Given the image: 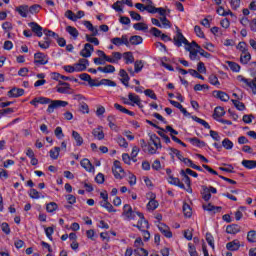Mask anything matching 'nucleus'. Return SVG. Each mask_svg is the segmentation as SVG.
<instances>
[{
	"label": "nucleus",
	"mask_w": 256,
	"mask_h": 256,
	"mask_svg": "<svg viewBox=\"0 0 256 256\" xmlns=\"http://www.w3.org/2000/svg\"><path fill=\"white\" fill-rule=\"evenodd\" d=\"M134 253L135 255L139 256H149V251L145 250L144 248H136Z\"/></svg>",
	"instance_id": "52"
},
{
	"label": "nucleus",
	"mask_w": 256,
	"mask_h": 256,
	"mask_svg": "<svg viewBox=\"0 0 256 256\" xmlns=\"http://www.w3.org/2000/svg\"><path fill=\"white\" fill-rule=\"evenodd\" d=\"M66 31L67 33H69V35H71L74 39H77V37H79V31L77 30V28L73 27V26H67L66 27Z\"/></svg>",
	"instance_id": "29"
},
{
	"label": "nucleus",
	"mask_w": 256,
	"mask_h": 256,
	"mask_svg": "<svg viewBox=\"0 0 256 256\" xmlns=\"http://www.w3.org/2000/svg\"><path fill=\"white\" fill-rule=\"evenodd\" d=\"M15 11L20 15V17L27 19V14L29 13V5H20L15 8Z\"/></svg>",
	"instance_id": "14"
},
{
	"label": "nucleus",
	"mask_w": 256,
	"mask_h": 256,
	"mask_svg": "<svg viewBox=\"0 0 256 256\" xmlns=\"http://www.w3.org/2000/svg\"><path fill=\"white\" fill-rule=\"evenodd\" d=\"M52 79H54V81H61L59 79H62L63 81H71L70 77L63 76V75H61L60 73H57V72L52 73Z\"/></svg>",
	"instance_id": "33"
},
{
	"label": "nucleus",
	"mask_w": 256,
	"mask_h": 256,
	"mask_svg": "<svg viewBox=\"0 0 256 256\" xmlns=\"http://www.w3.org/2000/svg\"><path fill=\"white\" fill-rule=\"evenodd\" d=\"M76 73H81L82 71H86L87 67H89V60L85 58H81L78 63L74 64Z\"/></svg>",
	"instance_id": "6"
},
{
	"label": "nucleus",
	"mask_w": 256,
	"mask_h": 256,
	"mask_svg": "<svg viewBox=\"0 0 256 256\" xmlns=\"http://www.w3.org/2000/svg\"><path fill=\"white\" fill-rule=\"evenodd\" d=\"M98 87H101V85H105L107 87H117V83L115 81L109 80V79H102L97 83Z\"/></svg>",
	"instance_id": "27"
},
{
	"label": "nucleus",
	"mask_w": 256,
	"mask_h": 256,
	"mask_svg": "<svg viewBox=\"0 0 256 256\" xmlns=\"http://www.w3.org/2000/svg\"><path fill=\"white\" fill-rule=\"evenodd\" d=\"M158 229L160 233L164 235V237H167V239H171V237H173V232H171V229L169 228V226L165 225L164 223H160L158 225Z\"/></svg>",
	"instance_id": "9"
},
{
	"label": "nucleus",
	"mask_w": 256,
	"mask_h": 256,
	"mask_svg": "<svg viewBox=\"0 0 256 256\" xmlns=\"http://www.w3.org/2000/svg\"><path fill=\"white\" fill-rule=\"evenodd\" d=\"M133 28L136 31H148L149 26H147V24L143 23V22H139L133 25Z\"/></svg>",
	"instance_id": "34"
},
{
	"label": "nucleus",
	"mask_w": 256,
	"mask_h": 256,
	"mask_svg": "<svg viewBox=\"0 0 256 256\" xmlns=\"http://www.w3.org/2000/svg\"><path fill=\"white\" fill-rule=\"evenodd\" d=\"M59 85L62 87L57 88L58 93H69V90H71V85L67 82L59 81Z\"/></svg>",
	"instance_id": "23"
},
{
	"label": "nucleus",
	"mask_w": 256,
	"mask_h": 256,
	"mask_svg": "<svg viewBox=\"0 0 256 256\" xmlns=\"http://www.w3.org/2000/svg\"><path fill=\"white\" fill-rule=\"evenodd\" d=\"M193 121H196V123H199L200 125H202L205 129H211V125H209V123H207V121L197 117V116H192Z\"/></svg>",
	"instance_id": "31"
},
{
	"label": "nucleus",
	"mask_w": 256,
	"mask_h": 256,
	"mask_svg": "<svg viewBox=\"0 0 256 256\" xmlns=\"http://www.w3.org/2000/svg\"><path fill=\"white\" fill-rule=\"evenodd\" d=\"M222 146L224 147V149H233V142L229 140V138H225L222 141Z\"/></svg>",
	"instance_id": "48"
},
{
	"label": "nucleus",
	"mask_w": 256,
	"mask_h": 256,
	"mask_svg": "<svg viewBox=\"0 0 256 256\" xmlns=\"http://www.w3.org/2000/svg\"><path fill=\"white\" fill-rule=\"evenodd\" d=\"M72 137L76 141L77 147H81L83 145V137H81V134L77 131H72Z\"/></svg>",
	"instance_id": "26"
},
{
	"label": "nucleus",
	"mask_w": 256,
	"mask_h": 256,
	"mask_svg": "<svg viewBox=\"0 0 256 256\" xmlns=\"http://www.w3.org/2000/svg\"><path fill=\"white\" fill-rule=\"evenodd\" d=\"M242 165L245 169H255V160H243Z\"/></svg>",
	"instance_id": "37"
},
{
	"label": "nucleus",
	"mask_w": 256,
	"mask_h": 256,
	"mask_svg": "<svg viewBox=\"0 0 256 256\" xmlns=\"http://www.w3.org/2000/svg\"><path fill=\"white\" fill-rule=\"evenodd\" d=\"M95 51V48L93 47L92 44L86 43L84 45V48L80 51L81 57H84L85 59L91 57V54Z\"/></svg>",
	"instance_id": "7"
},
{
	"label": "nucleus",
	"mask_w": 256,
	"mask_h": 256,
	"mask_svg": "<svg viewBox=\"0 0 256 256\" xmlns=\"http://www.w3.org/2000/svg\"><path fill=\"white\" fill-rule=\"evenodd\" d=\"M100 207H103L105 210L108 211V213H115L117 210L113 208V205L109 202V200L100 201L99 202Z\"/></svg>",
	"instance_id": "22"
},
{
	"label": "nucleus",
	"mask_w": 256,
	"mask_h": 256,
	"mask_svg": "<svg viewBox=\"0 0 256 256\" xmlns=\"http://www.w3.org/2000/svg\"><path fill=\"white\" fill-rule=\"evenodd\" d=\"M240 247H241V244L239 243V240H233L226 244V249L228 251H239Z\"/></svg>",
	"instance_id": "18"
},
{
	"label": "nucleus",
	"mask_w": 256,
	"mask_h": 256,
	"mask_svg": "<svg viewBox=\"0 0 256 256\" xmlns=\"http://www.w3.org/2000/svg\"><path fill=\"white\" fill-rule=\"evenodd\" d=\"M241 231V226L237 224H231L226 227V233L229 235H237Z\"/></svg>",
	"instance_id": "17"
},
{
	"label": "nucleus",
	"mask_w": 256,
	"mask_h": 256,
	"mask_svg": "<svg viewBox=\"0 0 256 256\" xmlns=\"http://www.w3.org/2000/svg\"><path fill=\"white\" fill-rule=\"evenodd\" d=\"M112 173L115 179H123V177H125V172H119V170L115 168H112Z\"/></svg>",
	"instance_id": "59"
},
{
	"label": "nucleus",
	"mask_w": 256,
	"mask_h": 256,
	"mask_svg": "<svg viewBox=\"0 0 256 256\" xmlns=\"http://www.w3.org/2000/svg\"><path fill=\"white\" fill-rule=\"evenodd\" d=\"M183 213L185 215V217H191V215H193V211L191 210V206H189V204L184 203L183 205Z\"/></svg>",
	"instance_id": "44"
},
{
	"label": "nucleus",
	"mask_w": 256,
	"mask_h": 256,
	"mask_svg": "<svg viewBox=\"0 0 256 256\" xmlns=\"http://www.w3.org/2000/svg\"><path fill=\"white\" fill-rule=\"evenodd\" d=\"M194 32L196 33L197 37H200V39H205V33H203V30H201V26H195Z\"/></svg>",
	"instance_id": "58"
},
{
	"label": "nucleus",
	"mask_w": 256,
	"mask_h": 256,
	"mask_svg": "<svg viewBox=\"0 0 256 256\" xmlns=\"http://www.w3.org/2000/svg\"><path fill=\"white\" fill-rule=\"evenodd\" d=\"M117 143L120 147H124V149H127V147H129V143H127V140L123 136L117 137Z\"/></svg>",
	"instance_id": "45"
},
{
	"label": "nucleus",
	"mask_w": 256,
	"mask_h": 256,
	"mask_svg": "<svg viewBox=\"0 0 256 256\" xmlns=\"http://www.w3.org/2000/svg\"><path fill=\"white\" fill-rule=\"evenodd\" d=\"M59 209V206L55 202H50L46 205V210L48 213H54V211H57Z\"/></svg>",
	"instance_id": "38"
},
{
	"label": "nucleus",
	"mask_w": 256,
	"mask_h": 256,
	"mask_svg": "<svg viewBox=\"0 0 256 256\" xmlns=\"http://www.w3.org/2000/svg\"><path fill=\"white\" fill-rule=\"evenodd\" d=\"M150 33H152L154 37H161L163 35V32L156 27L151 28Z\"/></svg>",
	"instance_id": "61"
},
{
	"label": "nucleus",
	"mask_w": 256,
	"mask_h": 256,
	"mask_svg": "<svg viewBox=\"0 0 256 256\" xmlns=\"http://www.w3.org/2000/svg\"><path fill=\"white\" fill-rule=\"evenodd\" d=\"M119 77H121L120 81L122 85H125V87H129V80L131 78L129 77V74H127V71H125V69H120Z\"/></svg>",
	"instance_id": "13"
},
{
	"label": "nucleus",
	"mask_w": 256,
	"mask_h": 256,
	"mask_svg": "<svg viewBox=\"0 0 256 256\" xmlns=\"http://www.w3.org/2000/svg\"><path fill=\"white\" fill-rule=\"evenodd\" d=\"M197 71L198 73H207V68L205 67V63L199 62L197 64Z\"/></svg>",
	"instance_id": "63"
},
{
	"label": "nucleus",
	"mask_w": 256,
	"mask_h": 256,
	"mask_svg": "<svg viewBox=\"0 0 256 256\" xmlns=\"http://www.w3.org/2000/svg\"><path fill=\"white\" fill-rule=\"evenodd\" d=\"M86 41L90 44L93 43V45H96V46L99 45V39L89 34H86Z\"/></svg>",
	"instance_id": "46"
},
{
	"label": "nucleus",
	"mask_w": 256,
	"mask_h": 256,
	"mask_svg": "<svg viewBox=\"0 0 256 256\" xmlns=\"http://www.w3.org/2000/svg\"><path fill=\"white\" fill-rule=\"evenodd\" d=\"M69 102L63 100H51L50 104L47 108V113H53L55 109H59V107H67Z\"/></svg>",
	"instance_id": "4"
},
{
	"label": "nucleus",
	"mask_w": 256,
	"mask_h": 256,
	"mask_svg": "<svg viewBox=\"0 0 256 256\" xmlns=\"http://www.w3.org/2000/svg\"><path fill=\"white\" fill-rule=\"evenodd\" d=\"M225 116V108L221 107V106H217L214 109V113H213V119H215V121H219V118L224 117Z\"/></svg>",
	"instance_id": "16"
},
{
	"label": "nucleus",
	"mask_w": 256,
	"mask_h": 256,
	"mask_svg": "<svg viewBox=\"0 0 256 256\" xmlns=\"http://www.w3.org/2000/svg\"><path fill=\"white\" fill-rule=\"evenodd\" d=\"M123 57L126 61V65H129L130 63H134L135 57L133 56V52H125L123 54Z\"/></svg>",
	"instance_id": "32"
},
{
	"label": "nucleus",
	"mask_w": 256,
	"mask_h": 256,
	"mask_svg": "<svg viewBox=\"0 0 256 256\" xmlns=\"http://www.w3.org/2000/svg\"><path fill=\"white\" fill-rule=\"evenodd\" d=\"M22 95H25V90L21 88H12L10 91H8V97H22Z\"/></svg>",
	"instance_id": "15"
},
{
	"label": "nucleus",
	"mask_w": 256,
	"mask_h": 256,
	"mask_svg": "<svg viewBox=\"0 0 256 256\" xmlns=\"http://www.w3.org/2000/svg\"><path fill=\"white\" fill-rule=\"evenodd\" d=\"M80 165L81 167H83V169H85V171H88V173L95 172V166H93V164H91V161H89V159L87 158L82 159Z\"/></svg>",
	"instance_id": "10"
},
{
	"label": "nucleus",
	"mask_w": 256,
	"mask_h": 256,
	"mask_svg": "<svg viewBox=\"0 0 256 256\" xmlns=\"http://www.w3.org/2000/svg\"><path fill=\"white\" fill-rule=\"evenodd\" d=\"M173 43L176 47H182L184 44L185 50L189 51V52L195 50V48H193V46L191 45L189 40H187V38H185V36L183 35V33L181 32V29H179V27H176V35L173 37Z\"/></svg>",
	"instance_id": "2"
},
{
	"label": "nucleus",
	"mask_w": 256,
	"mask_h": 256,
	"mask_svg": "<svg viewBox=\"0 0 256 256\" xmlns=\"http://www.w3.org/2000/svg\"><path fill=\"white\" fill-rule=\"evenodd\" d=\"M180 175L183 177L184 183H186L187 186H190L191 185V178L189 177V175H187L185 170H181Z\"/></svg>",
	"instance_id": "50"
},
{
	"label": "nucleus",
	"mask_w": 256,
	"mask_h": 256,
	"mask_svg": "<svg viewBox=\"0 0 256 256\" xmlns=\"http://www.w3.org/2000/svg\"><path fill=\"white\" fill-rule=\"evenodd\" d=\"M156 195L154 193H150V201L147 204L148 211H155L157 207H159V202L155 200Z\"/></svg>",
	"instance_id": "11"
},
{
	"label": "nucleus",
	"mask_w": 256,
	"mask_h": 256,
	"mask_svg": "<svg viewBox=\"0 0 256 256\" xmlns=\"http://www.w3.org/2000/svg\"><path fill=\"white\" fill-rule=\"evenodd\" d=\"M29 197H31V199H41V195H39V191H37V189L35 188L30 189Z\"/></svg>",
	"instance_id": "47"
},
{
	"label": "nucleus",
	"mask_w": 256,
	"mask_h": 256,
	"mask_svg": "<svg viewBox=\"0 0 256 256\" xmlns=\"http://www.w3.org/2000/svg\"><path fill=\"white\" fill-rule=\"evenodd\" d=\"M201 195H202L203 200L210 201L211 200V194H210V191H209V187L203 185Z\"/></svg>",
	"instance_id": "24"
},
{
	"label": "nucleus",
	"mask_w": 256,
	"mask_h": 256,
	"mask_svg": "<svg viewBox=\"0 0 256 256\" xmlns=\"http://www.w3.org/2000/svg\"><path fill=\"white\" fill-rule=\"evenodd\" d=\"M28 26L31 28L32 33H35L37 37H43V27L37 24V22H30Z\"/></svg>",
	"instance_id": "8"
},
{
	"label": "nucleus",
	"mask_w": 256,
	"mask_h": 256,
	"mask_svg": "<svg viewBox=\"0 0 256 256\" xmlns=\"http://www.w3.org/2000/svg\"><path fill=\"white\" fill-rule=\"evenodd\" d=\"M143 43V37L134 35L130 37V45H141Z\"/></svg>",
	"instance_id": "28"
},
{
	"label": "nucleus",
	"mask_w": 256,
	"mask_h": 256,
	"mask_svg": "<svg viewBox=\"0 0 256 256\" xmlns=\"http://www.w3.org/2000/svg\"><path fill=\"white\" fill-rule=\"evenodd\" d=\"M234 107L238 109V111H245V104L243 102H240L239 100L232 99L231 100Z\"/></svg>",
	"instance_id": "43"
},
{
	"label": "nucleus",
	"mask_w": 256,
	"mask_h": 256,
	"mask_svg": "<svg viewBox=\"0 0 256 256\" xmlns=\"http://www.w3.org/2000/svg\"><path fill=\"white\" fill-rule=\"evenodd\" d=\"M121 3H123L122 1H116L113 5H112V9H114L117 13H123V8L121 7Z\"/></svg>",
	"instance_id": "56"
},
{
	"label": "nucleus",
	"mask_w": 256,
	"mask_h": 256,
	"mask_svg": "<svg viewBox=\"0 0 256 256\" xmlns=\"http://www.w3.org/2000/svg\"><path fill=\"white\" fill-rule=\"evenodd\" d=\"M92 135L98 139V141H103V139H105V133L103 132V128L102 127H98L96 129L92 130Z\"/></svg>",
	"instance_id": "21"
},
{
	"label": "nucleus",
	"mask_w": 256,
	"mask_h": 256,
	"mask_svg": "<svg viewBox=\"0 0 256 256\" xmlns=\"http://www.w3.org/2000/svg\"><path fill=\"white\" fill-rule=\"evenodd\" d=\"M54 135H56L57 139H63L65 137V134H63V128L61 127H56L54 130Z\"/></svg>",
	"instance_id": "57"
},
{
	"label": "nucleus",
	"mask_w": 256,
	"mask_h": 256,
	"mask_svg": "<svg viewBox=\"0 0 256 256\" xmlns=\"http://www.w3.org/2000/svg\"><path fill=\"white\" fill-rule=\"evenodd\" d=\"M43 33H44V35H46V37H53V39H57L58 35H59V34L53 32V31L47 30V29H44Z\"/></svg>",
	"instance_id": "60"
},
{
	"label": "nucleus",
	"mask_w": 256,
	"mask_h": 256,
	"mask_svg": "<svg viewBox=\"0 0 256 256\" xmlns=\"http://www.w3.org/2000/svg\"><path fill=\"white\" fill-rule=\"evenodd\" d=\"M210 85H214V87H219L221 83L219 82V78H217V75L212 74L208 78Z\"/></svg>",
	"instance_id": "35"
},
{
	"label": "nucleus",
	"mask_w": 256,
	"mask_h": 256,
	"mask_svg": "<svg viewBox=\"0 0 256 256\" xmlns=\"http://www.w3.org/2000/svg\"><path fill=\"white\" fill-rule=\"evenodd\" d=\"M143 69V61L136 60L134 63V70L135 73H140V71Z\"/></svg>",
	"instance_id": "53"
},
{
	"label": "nucleus",
	"mask_w": 256,
	"mask_h": 256,
	"mask_svg": "<svg viewBox=\"0 0 256 256\" xmlns=\"http://www.w3.org/2000/svg\"><path fill=\"white\" fill-rule=\"evenodd\" d=\"M123 216H125L126 221H133L137 216L139 217L137 225H133V227H137V229H149V222L145 219V216L141 212L133 211V208L129 204H125L123 207Z\"/></svg>",
	"instance_id": "1"
},
{
	"label": "nucleus",
	"mask_w": 256,
	"mask_h": 256,
	"mask_svg": "<svg viewBox=\"0 0 256 256\" xmlns=\"http://www.w3.org/2000/svg\"><path fill=\"white\" fill-rule=\"evenodd\" d=\"M144 95H146V97H150V99H153L154 101H157V94H155L151 89H146L144 91Z\"/></svg>",
	"instance_id": "51"
},
{
	"label": "nucleus",
	"mask_w": 256,
	"mask_h": 256,
	"mask_svg": "<svg viewBox=\"0 0 256 256\" xmlns=\"http://www.w3.org/2000/svg\"><path fill=\"white\" fill-rule=\"evenodd\" d=\"M128 99L129 101H131V103H134L135 105H139V102L141 101V98L139 97V95L132 92L128 94Z\"/></svg>",
	"instance_id": "30"
},
{
	"label": "nucleus",
	"mask_w": 256,
	"mask_h": 256,
	"mask_svg": "<svg viewBox=\"0 0 256 256\" xmlns=\"http://www.w3.org/2000/svg\"><path fill=\"white\" fill-rule=\"evenodd\" d=\"M41 11V5L39 4H34L30 7H28V13H31V15H35Z\"/></svg>",
	"instance_id": "36"
},
{
	"label": "nucleus",
	"mask_w": 256,
	"mask_h": 256,
	"mask_svg": "<svg viewBox=\"0 0 256 256\" xmlns=\"http://www.w3.org/2000/svg\"><path fill=\"white\" fill-rule=\"evenodd\" d=\"M213 95L216 97V99H220V101H223L224 103H227V101L230 99L229 94L221 90H215Z\"/></svg>",
	"instance_id": "12"
},
{
	"label": "nucleus",
	"mask_w": 256,
	"mask_h": 256,
	"mask_svg": "<svg viewBox=\"0 0 256 256\" xmlns=\"http://www.w3.org/2000/svg\"><path fill=\"white\" fill-rule=\"evenodd\" d=\"M249 61H251V53H249V51L242 52L241 56H240V62L243 65H247V63H249Z\"/></svg>",
	"instance_id": "25"
},
{
	"label": "nucleus",
	"mask_w": 256,
	"mask_h": 256,
	"mask_svg": "<svg viewBox=\"0 0 256 256\" xmlns=\"http://www.w3.org/2000/svg\"><path fill=\"white\" fill-rule=\"evenodd\" d=\"M227 64L228 67H230L231 71H233L234 73H239V71L241 70V66H239V64L235 62L228 61Z\"/></svg>",
	"instance_id": "39"
},
{
	"label": "nucleus",
	"mask_w": 256,
	"mask_h": 256,
	"mask_svg": "<svg viewBox=\"0 0 256 256\" xmlns=\"http://www.w3.org/2000/svg\"><path fill=\"white\" fill-rule=\"evenodd\" d=\"M247 241L249 243H256V231L255 230H250L247 233Z\"/></svg>",
	"instance_id": "40"
},
{
	"label": "nucleus",
	"mask_w": 256,
	"mask_h": 256,
	"mask_svg": "<svg viewBox=\"0 0 256 256\" xmlns=\"http://www.w3.org/2000/svg\"><path fill=\"white\" fill-rule=\"evenodd\" d=\"M189 143H191V145H194V147H207V143H205V141H202L201 139L197 138V137H193V138H188Z\"/></svg>",
	"instance_id": "19"
},
{
	"label": "nucleus",
	"mask_w": 256,
	"mask_h": 256,
	"mask_svg": "<svg viewBox=\"0 0 256 256\" xmlns=\"http://www.w3.org/2000/svg\"><path fill=\"white\" fill-rule=\"evenodd\" d=\"M35 65H47L49 63V56L43 52H37L34 54Z\"/></svg>",
	"instance_id": "5"
},
{
	"label": "nucleus",
	"mask_w": 256,
	"mask_h": 256,
	"mask_svg": "<svg viewBox=\"0 0 256 256\" xmlns=\"http://www.w3.org/2000/svg\"><path fill=\"white\" fill-rule=\"evenodd\" d=\"M160 21L164 29H171V22L167 19V16L160 17Z\"/></svg>",
	"instance_id": "42"
},
{
	"label": "nucleus",
	"mask_w": 256,
	"mask_h": 256,
	"mask_svg": "<svg viewBox=\"0 0 256 256\" xmlns=\"http://www.w3.org/2000/svg\"><path fill=\"white\" fill-rule=\"evenodd\" d=\"M81 113H89V105H87V103L83 102L80 103V107H79Z\"/></svg>",
	"instance_id": "64"
},
{
	"label": "nucleus",
	"mask_w": 256,
	"mask_h": 256,
	"mask_svg": "<svg viewBox=\"0 0 256 256\" xmlns=\"http://www.w3.org/2000/svg\"><path fill=\"white\" fill-rule=\"evenodd\" d=\"M45 233L46 237H48L50 241H53V233H55V229H53V227H47L45 228Z\"/></svg>",
	"instance_id": "55"
},
{
	"label": "nucleus",
	"mask_w": 256,
	"mask_h": 256,
	"mask_svg": "<svg viewBox=\"0 0 256 256\" xmlns=\"http://www.w3.org/2000/svg\"><path fill=\"white\" fill-rule=\"evenodd\" d=\"M229 2L234 11H237L241 7V0H229Z\"/></svg>",
	"instance_id": "54"
},
{
	"label": "nucleus",
	"mask_w": 256,
	"mask_h": 256,
	"mask_svg": "<svg viewBox=\"0 0 256 256\" xmlns=\"http://www.w3.org/2000/svg\"><path fill=\"white\" fill-rule=\"evenodd\" d=\"M237 79L240 83H243L242 87H244V89H247L248 87L251 89L252 93L256 95V78L249 79L239 75Z\"/></svg>",
	"instance_id": "3"
},
{
	"label": "nucleus",
	"mask_w": 256,
	"mask_h": 256,
	"mask_svg": "<svg viewBox=\"0 0 256 256\" xmlns=\"http://www.w3.org/2000/svg\"><path fill=\"white\" fill-rule=\"evenodd\" d=\"M188 253L190 256H199L197 253V249L195 248V245L189 243L188 244Z\"/></svg>",
	"instance_id": "49"
},
{
	"label": "nucleus",
	"mask_w": 256,
	"mask_h": 256,
	"mask_svg": "<svg viewBox=\"0 0 256 256\" xmlns=\"http://www.w3.org/2000/svg\"><path fill=\"white\" fill-rule=\"evenodd\" d=\"M131 19H133L134 21H141L142 17L141 14L135 12V11H130L129 12Z\"/></svg>",
	"instance_id": "62"
},
{
	"label": "nucleus",
	"mask_w": 256,
	"mask_h": 256,
	"mask_svg": "<svg viewBox=\"0 0 256 256\" xmlns=\"http://www.w3.org/2000/svg\"><path fill=\"white\" fill-rule=\"evenodd\" d=\"M168 183H170V185H175L176 187H179L180 189H185V184H183L179 178L169 176Z\"/></svg>",
	"instance_id": "20"
},
{
	"label": "nucleus",
	"mask_w": 256,
	"mask_h": 256,
	"mask_svg": "<svg viewBox=\"0 0 256 256\" xmlns=\"http://www.w3.org/2000/svg\"><path fill=\"white\" fill-rule=\"evenodd\" d=\"M61 151L60 147H54V149L50 150V157L51 159H59V153Z\"/></svg>",
	"instance_id": "41"
}]
</instances>
